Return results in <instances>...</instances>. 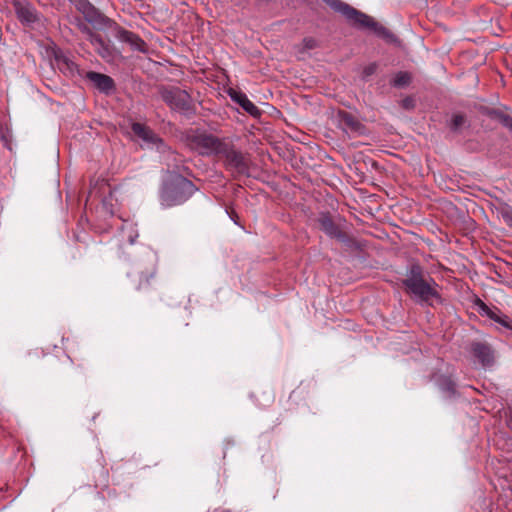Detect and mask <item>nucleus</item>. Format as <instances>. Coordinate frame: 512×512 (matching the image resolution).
<instances>
[{
  "label": "nucleus",
  "instance_id": "nucleus-1",
  "mask_svg": "<svg viewBox=\"0 0 512 512\" xmlns=\"http://www.w3.org/2000/svg\"><path fill=\"white\" fill-rule=\"evenodd\" d=\"M402 285L412 299L421 306H434L435 303L443 302L438 292L439 285L431 276H425L423 268L417 263L409 266Z\"/></svg>",
  "mask_w": 512,
  "mask_h": 512
},
{
  "label": "nucleus",
  "instance_id": "nucleus-2",
  "mask_svg": "<svg viewBox=\"0 0 512 512\" xmlns=\"http://www.w3.org/2000/svg\"><path fill=\"white\" fill-rule=\"evenodd\" d=\"M331 9L340 13L350 26L360 30H370L379 38L389 43H396L398 38L371 16L357 10L341 0H323Z\"/></svg>",
  "mask_w": 512,
  "mask_h": 512
},
{
  "label": "nucleus",
  "instance_id": "nucleus-3",
  "mask_svg": "<svg viewBox=\"0 0 512 512\" xmlns=\"http://www.w3.org/2000/svg\"><path fill=\"white\" fill-rule=\"evenodd\" d=\"M198 190L195 184L181 174H172L160 190V203L164 208L184 204Z\"/></svg>",
  "mask_w": 512,
  "mask_h": 512
},
{
  "label": "nucleus",
  "instance_id": "nucleus-4",
  "mask_svg": "<svg viewBox=\"0 0 512 512\" xmlns=\"http://www.w3.org/2000/svg\"><path fill=\"white\" fill-rule=\"evenodd\" d=\"M161 99L174 112L190 117L196 113V108L191 95L180 87L162 86L159 89Z\"/></svg>",
  "mask_w": 512,
  "mask_h": 512
},
{
  "label": "nucleus",
  "instance_id": "nucleus-5",
  "mask_svg": "<svg viewBox=\"0 0 512 512\" xmlns=\"http://www.w3.org/2000/svg\"><path fill=\"white\" fill-rule=\"evenodd\" d=\"M156 272V258L150 255L144 262L136 263L128 273V277L136 291L147 292L152 287Z\"/></svg>",
  "mask_w": 512,
  "mask_h": 512
},
{
  "label": "nucleus",
  "instance_id": "nucleus-6",
  "mask_svg": "<svg viewBox=\"0 0 512 512\" xmlns=\"http://www.w3.org/2000/svg\"><path fill=\"white\" fill-rule=\"evenodd\" d=\"M318 223L320 225L321 230L330 238H334L345 245L359 249L361 245L359 241H356L349 237L347 233L343 230L346 220L337 216L334 219L329 213H321L318 218Z\"/></svg>",
  "mask_w": 512,
  "mask_h": 512
},
{
  "label": "nucleus",
  "instance_id": "nucleus-7",
  "mask_svg": "<svg viewBox=\"0 0 512 512\" xmlns=\"http://www.w3.org/2000/svg\"><path fill=\"white\" fill-rule=\"evenodd\" d=\"M226 142V138H219L207 132H196L188 136L191 149L206 157L219 156Z\"/></svg>",
  "mask_w": 512,
  "mask_h": 512
},
{
  "label": "nucleus",
  "instance_id": "nucleus-8",
  "mask_svg": "<svg viewBox=\"0 0 512 512\" xmlns=\"http://www.w3.org/2000/svg\"><path fill=\"white\" fill-rule=\"evenodd\" d=\"M219 156L224 158L223 165L226 170L249 176L250 167L247 155L237 149L231 141L227 140Z\"/></svg>",
  "mask_w": 512,
  "mask_h": 512
},
{
  "label": "nucleus",
  "instance_id": "nucleus-9",
  "mask_svg": "<svg viewBox=\"0 0 512 512\" xmlns=\"http://www.w3.org/2000/svg\"><path fill=\"white\" fill-rule=\"evenodd\" d=\"M130 128L134 137L141 141V147L156 149L159 152L166 150L164 140L146 124L131 121Z\"/></svg>",
  "mask_w": 512,
  "mask_h": 512
},
{
  "label": "nucleus",
  "instance_id": "nucleus-10",
  "mask_svg": "<svg viewBox=\"0 0 512 512\" xmlns=\"http://www.w3.org/2000/svg\"><path fill=\"white\" fill-rule=\"evenodd\" d=\"M75 7L85 21L97 29H110L115 24L114 20L101 13L89 0H76Z\"/></svg>",
  "mask_w": 512,
  "mask_h": 512
},
{
  "label": "nucleus",
  "instance_id": "nucleus-11",
  "mask_svg": "<svg viewBox=\"0 0 512 512\" xmlns=\"http://www.w3.org/2000/svg\"><path fill=\"white\" fill-rule=\"evenodd\" d=\"M474 304L480 316L487 317L494 321L503 329L509 331L510 335H512V319L508 315L504 314L497 306L490 307L480 298H476Z\"/></svg>",
  "mask_w": 512,
  "mask_h": 512
},
{
  "label": "nucleus",
  "instance_id": "nucleus-12",
  "mask_svg": "<svg viewBox=\"0 0 512 512\" xmlns=\"http://www.w3.org/2000/svg\"><path fill=\"white\" fill-rule=\"evenodd\" d=\"M470 353L483 368L492 367L495 363V350L486 342L473 341Z\"/></svg>",
  "mask_w": 512,
  "mask_h": 512
},
{
  "label": "nucleus",
  "instance_id": "nucleus-13",
  "mask_svg": "<svg viewBox=\"0 0 512 512\" xmlns=\"http://www.w3.org/2000/svg\"><path fill=\"white\" fill-rule=\"evenodd\" d=\"M12 6L18 20L27 26H31L40 20V14L37 9L28 1L13 0Z\"/></svg>",
  "mask_w": 512,
  "mask_h": 512
},
{
  "label": "nucleus",
  "instance_id": "nucleus-14",
  "mask_svg": "<svg viewBox=\"0 0 512 512\" xmlns=\"http://www.w3.org/2000/svg\"><path fill=\"white\" fill-rule=\"evenodd\" d=\"M111 29L119 41L129 44L135 51L145 52L146 43L139 35L124 29L116 22Z\"/></svg>",
  "mask_w": 512,
  "mask_h": 512
},
{
  "label": "nucleus",
  "instance_id": "nucleus-15",
  "mask_svg": "<svg viewBox=\"0 0 512 512\" xmlns=\"http://www.w3.org/2000/svg\"><path fill=\"white\" fill-rule=\"evenodd\" d=\"M227 93L230 99L237 103L248 115L254 118H259L261 116V110L247 97L244 92L230 88Z\"/></svg>",
  "mask_w": 512,
  "mask_h": 512
},
{
  "label": "nucleus",
  "instance_id": "nucleus-16",
  "mask_svg": "<svg viewBox=\"0 0 512 512\" xmlns=\"http://www.w3.org/2000/svg\"><path fill=\"white\" fill-rule=\"evenodd\" d=\"M86 79H88L95 88L105 95H111L115 91L114 80L106 74L89 71L86 73Z\"/></svg>",
  "mask_w": 512,
  "mask_h": 512
},
{
  "label": "nucleus",
  "instance_id": "nucleus-17",
  "mask_svg": "<svg viewBox=\"0 0 512 512\" xmlns=\"http://www.w3.org/2000/svg\"><path fill=\"white\" fill-rule=\"evenodd\" d=\"M338 126L347 132H356L360 133L364 126L361 124L359 120H357L352 114L347 111L339 110L337 115Z\"/></svg>",
  "mask_w": 512,
  "mask_h": 512
},
{
  "label": "nucleus",
  "instance_id": "nucleus-18",
  "mask_svg": "<svg viewBox=\"0 0 512 512\" xmlns=\"http://www.w3.org/2000/svg\"><path fill=\"white\" fill-rule=\"evenodd\" d=\"M55 61L59 69L65 74L74 75L78 71L77 65L61 51L55 54Z\"/></svg>",
  "mask_w": 512,
  "mask_h": 512
},
{
  "label": "nucleus",
  "instance_id": "nucleus-19",
  "mask_svg": "<svg viewBox=\"0 0 512 512\" xmlns=\"http://www.w3.org/2000/svg\"><path fill=\"white\" fill-rule=\"evenodd\" d=\"M437 386L443 393H446L449 397H456L458 395L456 381L451 375L439 376V378L437 379Z\"/></svg>",
  "mask_w": 512,
  "mask_h": 512
},
{
  "label": "nucleus",
  "instance_id": "nucleus-20",
  "mask_svg": "<svg viewBox=\"0 0 512 512\" xmlns=\"http://www.w3.org/2000/svg\"><path fill=\"white\" fill-rule=\"evenodd\" d=\"M91 45L100 57L105 60H109L113 57L112 51L107 43L103 40L101 35L97 34L91 41Z\"/></svg>",
  "mask_w": 512,
  "mask_h": 512
},
{
  "label": "nucleus",
  "instance_id": "nucleus-21",
  "mask_svg": "<svg viewBox=\"0 0 512 512\" xmlns=\"http://www.w3.org/2000/svg\"><path fill=\"white\" fill-rule=\"evenodd\" d=\"M411 82V75L408 72L400 71L395 74L394 78L391 80V86L395 88H404L408 86Z\"/></svg>",
  "mask_w": 512,
  "mask_h": 512
},
{
  "label": "nucleus",
  "instance_id": "nucleus-22",
  "mask_svg": "<svg viewBox=\"0 0 512 512\" xmlns=\"http://www.w3.org/2000/svg\"><path fill=\"white\" fill-rule=\"evenodd\" d=\"M466 120L462 114H453L448 126L451 131L458 132L460 128L465 124Z\"/></svg>",
  "mask_w": 512,
  "mask_h": 512
},
{
  "label": "nucleus",
  "instance_id": "nucleus-23",
  "mask_svg": "<svg viewBox=\"0 0 512 512\" xmlns=\"http://www.w3.org/2000/svg\"><path fill=\"white\" fill-rule=\"evenodd\" d=\"M482 113L485 114L486 116H488L489 118L495 119L497 121H501L502 116L505 115V113L499 109L487 108V107L483 108Z\"/></svg>",
  "mask_w": 512,
  "mask_h": 512
},
{
  "label": "nucleus",
  "instance_id": "nucleus-24",
  "mask_svg": "<svg viewBox=\"0 0 512 512\" xmlns=\"http://www.w3.org/2000/svg\"><path fill=\"white\" fill-rule=\"evenodd\" d=\"M77 26H78L79 30L83 34L86 35V37L89 40V42L97 35V33H95L87 24H85L81 20H79V23H78Z\"/></svg>",
  "mask_w": 512,
  "mask_h": 512
},
{
  "label": "nucleus",
  "instance_id": "nucleus-25",
  "mask_svg": "<svg viewBox=\"0 0 512 512\" xmlns=\"http://www.w3.org/2000/svg\"><path fill=\"white\" fill-rule=\"evenodd\" d=\"M500 215L504 222L512 228V209L510 207H506L500 211Z\"/></svg>",
  "mask_w": 512,
  "mask_h": 512
},
{
  "label": "nucleus",
  "instance_id": "nucleus-26",
  "mask_svg": "<svg viewBox=\"0 0 512 512\" xmlns=\"http://www.w3.org/2000/svg\"><path fill=\"white\" fill-rule=\"evenodd\" d=\"M401 107L406 110L413 109L415 107L414 99L410 96L405 97L404 99L401 100Z\"/></svg>",
  "mask_w": 512,
  "mask_h": 512
},
{
  "label": "nucleus",
  "instance_id": "nucleus-27",
  "mask_svg": "<svg viewBox=\"0 0 512 512\" xmlns=\"http://www.w3.org/2000/svg\"><path fill=\"white\" fill-rule=\"evenodd\" d=\"M499 123L512 133V116H510L509 114H505L504 116H502V119L501 121H499Z\"/></svg>",
  "mask_w": 512,
  "mask_h": 512
},
{
  "label": "nucleus",
  "instance_id": "nucleus-28",
  "mask_svg": "<svg viewBox=\"0 0 512 512\" xmlns=\"http://www.w3.org/2000/svg\"><path fill=\"white\" fill-rule=\"evenodd\" d=\"M303 45L305 49L312 50L317 47V41L313 37H305L303 39Z\"/></svg>",
  "mask_w": 512,
  "mask_h": 512
},
{
  "label": "nucleus",
  "instance_id": "nucleus-29",
  "mask_svg": "<svg viewBox=\"0 0 512 512\" xmlns=\"http://www.w3.org/2000/svg\"><path fill=\"white\" fill-rule=\"evenodd\" d=\"M505 424L512 431V407L505 411Z\"/></svg>",
  "mask_w": 512,
  "mask_h": 512
},
{
  "label": "nucleus",
  "instance_id": "nucleus-30",
  "mask_svg": "<svg viewBox=\"0 0 512 512\" xmlns=\"http://www.w3.org/2000/svg\"><path fill=\"white\" fill-rule=\"evenodd\" d=\"M226 213L228 214L229 218L238 226H240L239 222H238V215L235 211H229V210H226Z\"/></svg>",
  "mask_w": 512,
  "mask_h": 512
},
{
  "label": "nucleus",
  "instance_id": "nucleus-31",
  "mask_svg": "<svg viewBox=\"0 0 512 512\" xmlns=\"http://www.w3.org/2000/svg\"><path fill=\"white\" fill-rule=\"evenodd\" d=\"M374 71H375V66H374V65H370V66H368V67H366V68L364 69V74H365L366 76H369V75L373 74V73H374Z\"/></svg>",
  "mask_w": 512,
  "mask_h": 512
},
{
  "label": "nucleus",
  "instance_id": "nucleus-32",
  "mask_svg": "<svg viewBox=\"0 0 512 512\" xmlns=\"http://www.w3.org/2000/svg\"><path fill=\"white\" fill-rule=\"evenodd\" d=\"M137 237H138V234L130 235L129 238H128L129 243L130 244H134Z\"/></svg>",
  "mask_w": 512,
  "mask_h": 512
},
{
  "label": "nucleus",
  "instance_id": "nucleus-33",
  "mask_svg": "<svg viewBox=\"0 0 512 512\" xmlns=\"http://www.w3.org/2000/svg\"><path fill=\"white\" fill-rule=\"evenodd\" d=\"M221 512H231L229 509L222 510Z\"/></svg>",
  "mask_w": 512,
  "mask_h": 512
}]
</instances>
